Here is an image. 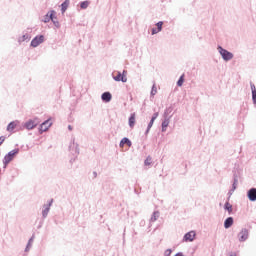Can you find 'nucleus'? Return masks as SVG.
Listing matches in <instances>:
<instances>
[{"label":"nucleus","mask_w":256,"mask_h":256,"mask_svg":"<svg viewBox=\"0 0 256 256\" xmlns=\"http://www.w3.org/2000/svg\"><path fill=\"white\" fill-rule=\"evenodd\" d=\"M154 95H157V86H155V84L152 86L151 90V96L154 97Z\"/></svg>","instance_id":"obj_33"},{"label":"nucleus","mask_w":256,"mask_h":256,"mask_svg":"<svg viewBox=\"0 0 256 256\" xmlns=\"http://www.w3.org/2000/svg\"><path fill=\"white\" fill-rule=\"evenodd\" d=\"M156 27H157V30H158V31H163V21H159V22L156 24Z\"/></svg>","instance_id":"obj_32"},{"label":"nucleus","mask_w":256,"mask_h":256,"mask_svg":"<svg viewBox=\"0 0 256 256\" xmlns=\"http://www.w3.org/2000/svg\"><path fill=\"white\" fill-rule=\"evenodd\" d=\"M157 117H159V112L154 113L151 119L155 121Z\"/></svg>","instance_id":"obj_36"},{"label":"nucleus","mask_w":256,"mask_h":256,"mask_svg":"<svg viewBox=\"0 0 256 256\" xmlns=\"http://www.w3.org/2000/svg\"><path fill=\"white\" fill-rule=\"evenodd\" d=\"M56 29H61V23L57 20V15H53V20H51Z\"/></svg>","instance_id":"obj_22"},{"label":"nucleus","mask_w":256,"mask_h":256,"mask_svg":"<svg viewBox=\"0 0 256 256\" xmlns=\"http://www.w3.org/2000/svg\"><path fill=\"white\" fill-rule=\"evenodd\" d=\"M53 15H57V12L55 10L49 11L42 19L43 23H49V21L53 20Z\"/></svg>","instance_id":"obj_9"},{"label":"nucleus","mask_w":256,"mask_h":256,"mask_svg":"<svg viewBox=\"0 0 256 256\" xmlns=\"http://www.w3.org/2000/svg\"><path fill=\"white\" fill-rule=\"evenodd\" d=\"M39 125V120H29L24 124L25 129H28V131H31V129H35V127Z\"/></svg>","instance_id":"obj_7"},{"label":"nucleus","mask_w":256,"mask_h":256,"mask_svg":"<svg viewBox=\"0 0 256 256\" xmlns=\"http://www.w3.org/2000/svg\"><path fill=\"white\" fill-rule=\"evenodd\" d=\"M172 253H173V250L167 249V250H165L164 255L165 256H171Z\"/></svg>","instance_id":"obj_34"},{"label":"nucleus","mask_w":256,"mask_h":256,"mask_svg":"<svg viewBox=\"0 0 256 256\" xmlns=\"http://www.w3.org/2000/svg\"><path fill=\"white\" fill-rule=\"evenodd\" d=\"M15 155H19V148H15L14 150H11L10 152H8V154L4 156V159H3L4 167H7L10 161L15 159Z\"/></svg>","instance_id":"obj_1"},{"label":"nucleus","mask_w":256,"mask_h":256,"mask_svg":"<svg viewBox=\"0 0 256 256\" xmlns=\"http://www.w3.org/2000/svg\"><path fill=\"white\" fill-rule=\"evenodd\" d=\"M159 219V211H155L153 212L151 218H150V221L152 223H155V221H157Z\"/></svg>","instance_id":"obj_26"},{"label":"nucleus","mask_w":256,"mask_h":256,"mask_svg":"<svg viewBox=\"0 0 256 256\" xmlns=\"http://www.w3.org/2000/svg\"><path fill=\"white\" fill-rule=\"evenodd\" d=\"M45 41V36L43 35H38L36 36L32 41H31V47H39L41 43H44Z\"/></svg>","instance_id":"obj_5"},{"label":"nucleus","mask_w":256,"mask_h":256,"mask_svg":"<svg viewBox=\"0 0 256 256\" xmlns=\"http://www.w3.org/2000/svg\"><path fill=\"white\" fill-rule=\"evenodd\" d=\"M175 256H185V255H183V252H178Z\"/></svg>","instance_id":"obj_38"},{"label":"nucleus","mask_w":256,"mask_h":256,"mask_svg":"<svg viewBox=\"0 0 256 256\" xmlns=\"http://www.w3.org/2000/svg\"><path fill=\"white\" fill-rule=\"evenodd\" d=\"M250 87H251V91H252V101H253L254 105H256V87H255V84H253V82H250Z\"/></svg>","instance_id":"obj_19"},{"label":"nucleus","mask_w":256,"mask_h":256,"mask_svg":"<svg viewBox=\"0 0 256 256\" xmlns=\"http://www.w3.org/2000/svg\"><path fill=\"white\" fill-rule=\"evenodd\" d=\"M237 185H239V176L237 175V173H234L232 189L229 191L230 195H233V192L237 189Z\"/></svg>","instance_id":"obj_8"},{"label":"nucleus","mask_w":256,"mask_h":256,"mask_svg":"<svg viewBox=\"0 0 256 256\" xmlns=\"http://www.w3.org/2000/svg\"><path fill=\"white\" fill-rule=\"evenodd\" d=\"M4 142H5V136H1L0 137V145H3Z\"/></svg>","instance_id":"obj_37"},{"label":"nucleus","mask_w":256,"mask_h":256,"mask_svg":"<svg viewBox=\"0 0 256 256\" xmlns=\"http://www.w3.org/2000/svg\"><path fill=\"white\" fill-rule=\"evenodd\" d=\"M171 113H173V106H170V107L165 109L164 117H169V115H171Z\"/></svg>","instance_id":"obj_27"},{"label":"nucleus","mask_w":256,"mask_h":256,"mask_svg":"<svg viewBox=\"0 0 256 256\" xmlns=\"http://www.w3.org/2000/svg\"><path fill=\"white\" fill-rule=\"evenodd\" d=\"M53 205V199H51L47 204L43 205L42 209V219H47L49 211H51V206Z\"/></svg>","instance_id":"obj_4"},{"label":"nucleus","mask_w":256,"mask_h":256,"mask_svg":"<svg viewBox=\"0 0 256 256\" xmlns=\"http://www.w3.org/2000/svg\"><path fill=\"white\" fill-rule=\"evenodd\" d=\"M94 177H97V172H93Z\"/></svg>","instance_id":"obj_41"},{"label":"nucleus","mask_w":256,"mask_h":256,"mask_svg":"<svg viewBox=\"0 0 256 256\" xmlns=\"http://www.w3.org/2000/svg\"><path fill=\"white\" fill-rule=\"evenodd\" d=\"M233 223H234L233 217H228V218H226L225 221H224V227H225L226 229H230V227L233 226Z\"/></svg>","instance_id":"obj_18"},{"label":"nucleus","mask_w":256,"mask_h":256,"mask_svg":"<svg viewBox=\"0 0 256 256\" xmlns=\"http://www.w3.org/2000/svg\"><path fill=\"white\" fill-rule=\"evenodd\" d=\"M171 117H164V120L162 121V133H165L167 131V127H169Z\"/></svg>","instance_id":"obj_16"},{"label":"nucleus","mask_w":256,"mask_h":256,"mask_svg":"<svg viewBox=\"0 0 256 256\" xmlns=\"http://www.w3.org/2000/svg\"><path fill=\"white\" fill-rule=\"evenodd\" d=\"M224 209L225 211H228L229 215H231V213H233V205H231V203L226 202L224 204Z\"/></svg>","instance_id":"obj_24"},{"label":"nucleus","mask_w":256,"mask_h":256,"mask_svg":"<svg viewBox=\"0 0 256 256\" xmlns=\"http://www.w3.org/2000/svg\"><path fill=\"white\" fill-rule=\"evenodd\" d=\"M185 75H182V76H180V78L178 79V81H177V86L178 87H183V83H184V81H185Z\"/></svg>","instance_id":"obj_30"},{"label":"nucleus","mask_w":256,"mask_h":256,"mask_svg":"<svg viewBox=\"0 0 256 256\" xmlns=\"http://www.w3.org/2000/svg\"><path fill=\"white\" fill-rule=\"evenodd\" d=\"M114 81H121L122 83H127V76L121 74V72H117L116 76H113Z\"/></svg>","instance_id":"obj_11"},{"label":"nucleus","mask_w":256,"mask_h":256,"mask_svg":"<svg viewBox=\"0 0 256 256\" xmlns=\"http://www.w3.org/2000/svg\"><path fill=\"white\" fill-rule=\"evenodd\" d=\"M33 239H34V237L32 236V237L28 240V243H27L26 248H25V252H26V253H29V251H31V247H33Z\"/></svg>","instance_id":"obj_20"},{"label":"nucleus","mask_w":256,"mask_h":256,"mask_svg":"<svg viewBox=\"0 0 256 256\" xmlns=\"http://www.w3.org/2000/svg\"><path fill=\"white\" fill-rule=\"evenodd\" d=\"M68 129H69L70 131H73V126L68 125Z\"/></svg>","instance_id":"obj_40"},{"label":"nucleus","mask_w":256,"mask_h":256,"mask_svg":"<svg viewBox=\"0 0 256 256\" xmlns=\"http://www.w3.org/2000/svg\"><path fill=\"white\" fill-rule=\"evenodd\" d=\"M153 123H155V120H150V122L148 123L147 129L145 131V135H149V131H151V127H153Z\"/></svg>","instance_id":"obj_28"},{"label":"nucleus","mask_w":256,"mask_h":256,"mask_svg":"<svg viewBox=\"0 0 256 256\" xmlns=\"http://www.w3.org/2000/svg\"><path fill=\"white\" fill-rule=\"evenodd\" d=\"M228 256H237V254L230 252Z\"/></svg>","instance_id":"obj_39"},{"label":"nucleus","mask_w":256,"mask_h":256,"mask_svg":"<svg viewBox=\"0 0 256 256\" xmlns=\"http://www.w3.org/2000/svg\"><path fill=\"white\" fill-rule=\"evenodd\" d=\"M129 127H131V129L135 127V114H131L129 117Z\"/></svg>","instance_id":"obj_25"},{"label":"nucleus","mask_w":256,"mask_h":256,"mask_svg":"<svg viewBox=\"0 0 256 256\" xmlns=\"http://www.w3.org/2000/svg\"><path fill=\"white\" fill-rule=\"evenodd\" d=\"M249 239V229L242 228V230L238 233V240L240 243H245Z\"/></svg>","instance_id":"obj_3"},{"label":"nucleus","mask_w":256,"mask_h":256,"mask_svg":"<svg viewBox=\"0 0 256 256\" xmlns=\"http://www.w3.org/2000/svg\"><path fill=\"white\" fill-rule=\"evenodd\" d=\"M151 163H153V158H151V156H148L144 161V165L149 166L151 165Z\"/></svg>","instance_id":"obj_31"},{"label":"nucleus","mask_w":256,"mask_h":256,"mask_svg":"<svg viewBox=\"0 0 256 256\" xmlns=\"http://www.w3.org/2000/svg\"><path fill=\"white\" fill-rule=\"evenodd\" d=\"M24 41H31V35L26 33L18 39L19 43H23Z\"/></svg>","instance_id":"obj_23"},{"label":"nucleus","mask_w":256,"mask_h":256,"mask_svg":"<svg viewBox=\"0 0 256 256\" xmlns=\"http://www.w3.org/2000/svg\"><path fill=\"white\" fill-rule=\"evenodd\" d=\"M197 234L195 233V231H190V232H188V233H186L185 235H184V237H183V241L185 242V243H191V242H193V241H195V236H196Z\"/></svg>","instance_id":"obj_6"},{"label":"nucleus","mask_w":256,"mask_h":256,"mask_svg":"<svg viewBox=\"0 0 256 256\" xmlns=\"http://www.w3.org/2000/svg\"><path fill=\"white\" fill-rule=\"evenodd\" d=\"M217 49H218V52L221 55L223 61L228 62V61H231V59H233V57H234L233 53L229 52L227 49H225L221 46H218Z\"/></svg>","instance_id":"obj_2"},{"label":"nucleus","mask_w":256,"mask_h":256,"mask_svg":"<svg viewBox=\"0 0 256 256\" xmlns=\"http://www.w3.org/2000/svg\"><path fill=\"white\" fill-rule=\"evenodd\" d=\"M157 33H161L157 28H152V35H157Z\"/></svg>","instance_id":"obj_35"},{"label":"nucleus","mask_w":256,"mask_h":256,"mask_svg":"<svg viewBox=\"0 0 256 256\" xmlns=\"http://www.w3.org/2000/svg\"><path fill=\"white\" fill-rule=\"evenodd\" d=\"M125 145H127L128 147H131V145H133V143H131V140H129V138L124 137V138H122V140L120 141L119 146H120V147H125Z\"/></svg>","instance_id":"obj_17"},{"label":"nucleus","mask_w":256,"mask_h":256,"mask_svg":"<svg viewBox=\"0 0 256 256\" xmlns=\"http://www.w3.org/2000/svg\"><path fill=\"white\" fill-rule=\"evenodd\" d=\"M51 122L49 120L44 121L41 125H40V132L41 133H45V131L49 130V127H51Z\"/></svg>","instance_id":"obj_12"},{"label":"nucleus","mask_w":256,"mask_h":256,"mask_svg":"<svg viewBox=\"0 0 256 256\" xmlns=\"http://www.w3.org/2000/svg\"><path fill=\"white\" fill-rule=\"evenodd\" d=\"M19 125V121H12L8 124L7 126V131H9V133H13V131L16 129V127Z\"/></svg>","instance_id":"obj_15"},{"label":"nucleus","mask_w":256,"mask_h":256,"mask_svg":"<svg viewBox=\"0 0 256 256\" xmlns=\"http://www.w3.org/2000/svg\"><path fill=\"white\" fill-rule=\"evenodd\" d=\"M101 99L104 101V103H109L111 99H113V95H111V92H104L101 95Z\"/></svg>","instance_id":"obj_13"},{"label":"nucleus","mask_w":256,"mask_h":256,"mask_svg":"<svg viewBox=\"0 0 256 256\" xmlns=\"http://www.w3.org/2000/svg\"><path fill=\"white\" fill-rule=\"evenodd\" d=\"M91 4V2H89V1H83V2H81L80 3V8L81 9H87V7H89V5Z\"/></svg>","instance_id":"obj_29"},{"label":"nucleus","mask_w":256,"mask_h":256,"mask_svg":"<svg viewBox=\"0 0 256 256\" xmlns=\"http://www.w3.org/2000/svg\"><path fill=\"white\" fill-rule=\"evenodd\" d=\"M70 151L74 149V154L79 155V144L75 143V138L72 139V143L69 146Z\"/></svg>","instance_id":"obj_14"},{"label":"nucleus","mask_w":256,"mask_h":256,"mask_svg":"<svg viewBox=\"0 0 256 256\" xmlns=\"http://www.w3.org/2000/svg\"><path fill=\"white\" fill-rule=\"evenodd\" d=\"M247 197L249 201L255 202L256 201V188H250L247 192Z\"/></svg>","instance_id":"obj_10"},{"label":"nucleus","mask_w":256,"mask_h":256,"mask_svg":"<svg viewBox=\"0 0 256 256\" xmlns=\"http://www.w3.org/2000/svg\"><path fill=\"white\" fill-rule=\"evenodd\" d=\"M69 0H65L62 4H61V13H65V11H67V9L69 8Z\"/></svg>","instance_id":"obj_21"}]
</instances>
